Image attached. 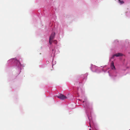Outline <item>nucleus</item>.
I'll return each instance as SVG.
<instances>
[{"label":"nucleus","mask_w":130,"mask_h":130,"mask_svg":"<svg viewBox=\"0 0 130 130\" xmlns=\"http://www.w3.org/2000/svg\"><path fill=\"white\" fill-rule=\"evenodd\" d=\"M55 35V32L52 33L49 38V43L50 44L52 43L53 40L54 39Z\"/></svg>","instance_id":"nucleus-1"},{"label":"nucleus","mask_w":130,"mask_h":130,"mask_svg":"<svg viewBox=\"0 0 130 130\" xmlns=\"http://www.w3.org/2000/svg\"><path fill=\"white\" fill-rule=\"evenodd\" d=\"M57 97L61 100H63L67 98L66 96L62 94H60Z\"/></svg>","instance_id":"nucleus-2"},{"label":"nucleus","mask_w":130,"mask_h":130,"mask_svg":"<svg viewBox=\"0 0 130 130\" xmlns=\"http://www.w3.org/2000/svg\"><path fill=\"white\" fill-rule=\"evenodd\" d=\"M111 69L112 70L115 69V68L114 65V64L113 62H111Z\"/></svg>","instance_id":"nucleus-3"},{"label":"nucleus","mask_w":130,"mask_h":130,"mask_svg":"<svg viewBox=\"0 0 130 130\" xmlns=\"http://www.w3.org/2000/svg\"><path fill=\"white\" fill-rule=\"evenodd\" d=\"M122 56V54L121 53H118L117 54H115L114 55H113L114 56H116V57H119L120 56Z\"/></svg>","instance_id":"nucleus-4"},{"label":"nucleus","mask_w":130,"mask_h":130,"mask_svg":"<svg viewBox=\"0 0 130 130\" xmlns=\"http://www.w3.org/2000/svg\"><path fill=\"white\" fill-rule=\"evenodd\" d=\"M16 61L17 62V65L19 67L21 66V65L20 62L17 60H16Z\"/></svg>","instance_id":"nucleus-5"},{"label":"nucleus","mask_w":130,"mask_h":130,"mask_svg":"<svg viewBox=\"0 0 130 130\" xmlns=\"http://www.w3.org/2000/svg\"><path fill=\"white\" fill-rule=\"evenodd\" d=\"M119 1L121 4H123L124 3V2L122 1H121L120 0H119Z\"/></svg>","instance_id":"nucleus-6"},{"label":"nucleus","mask_w":130,"mask_h":130,"mask_svg":"<svg viewBox=\"0 0 130 130\" xmlns=\"http://www.w3.org/2000/svg\"><path fill=\"white\" fill-rule=\"evenodd\" d=\"M86 102V101H83V103H84V102Z\"/></svg>","instance_id":"nucleus-7"}]
</instances>
